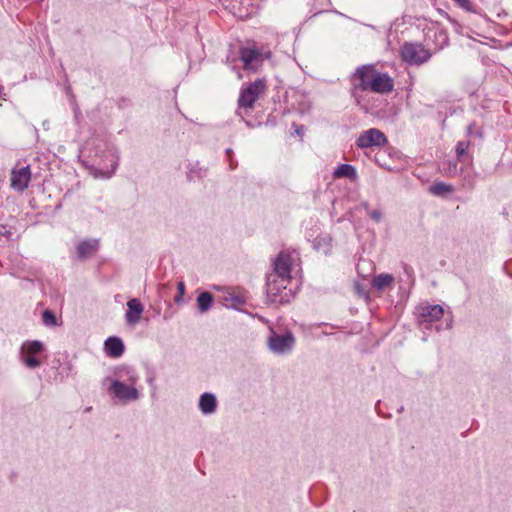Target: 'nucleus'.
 I'll return each mask as SVG.
<instances>
[{
    "instance_id": "nucleus-1",
    "label": "nucleus",
    "mask_w": 512,
    "mask_h": 512,
    "mask_svg": "<svg viewBox=\"0 0 512 512\" xmlns=\"http://www.w3.org/2000/svg\"><path fill=\"white\" fill-rule=\"evenodd\" d=\"M117 376L118 378L111 381L109 393L124 403L138 400L140 392L135 387L138 380L136 371L130 367H123L117 372Z\"/></svg>"
},
{
    "instance_id": "nucleus-2",
    "label": "nucleus",
    "mask_w": 512,
    "mask_h": 512,
    "mask_svg": "<svg viewBox=\"0 0 512 512\" xmlns=\"http://www.w3.org/2000/svg\"><path fill=\"white\" fill-rule=\"evenodd\" d=\"M296 339L291 331L279 334L271 330L267 338V346L269 350L276 355L290 354L295 346Z\"/></svg>"
},
{
    "instance_id": "nucleus-3",
    "label": "nucleus",
    "mask_w": 512,
    "mask_h": 512,
    "mask_svg": "<svg viewBox=\"0 0 512 512\" xmlns=\"http://www.w3.org/2000/svg\"><path fill=\"white\" fill-rule=\"evenodd\" d=\"M401 59L409 65H421L431 58V53L420 43L405 42L400 49Z\"/></svg>"
},
{
    "instance_id": "nucleus-4",
    "label": "nucleus",
    "mask_w": 512,
    "mask_h": 512,
    "mask_svg": "<svg viewBox=\"0 0 512 512\" xmlns=\"http://www.w3.org/2000/svg\"><path fill=\"white\" fill-rule=\"evenodd\" d=\"M45 351V345L39 340H27L22 343L20 348V357L22 362L31 369L38 368L41 365V361L38 359V355Z\"/></svg>"
},
{
    "instance_id": "nucleus-5",
    "label": "nucleus",
    "mask_w": 512,
    "mask_h": 512,
    "mask_svg": "<svg viewBox=\"0 0 512 512\" xmlns=\"http://www.w3.org/2000/svg\"><path fill=\"white\" fill-rule=\"evenodd\" d=\"M265 88V80L259 78L242 89L238 99V109L252 108L260 95L265 91Z\"/></svg>"
},
{
    "instance_id": "nucleus-6",
    "label": "nucleus",
    "mask_w": 512,
    "mask_h": 512,
    "mask_svg": "<svg viewBox=\"0 0 512 512\" xmlns=\"http://www.w3.org/2000/svg\"><path fill=\"white\" fill-rule=\"evenodd\" d=\"M285 283L281 282L279 278L267 276L266 291L272 302L284 304L290 301L291 290H287Z\"/></svg>"
},
{
    "instance_id": "nucleus-7",
    "label": "nucleus",
    "mask_w": 512,
    "mask_h": 512,
    "mask_svg": "<svg viewBox=\"0 0 512 512\" xmlns=\"http://www.w3.org/2000/svg\"><path fill=\"white\" fill-rule=\"evenodd\" d=\"M388 143L386 135L377 128H370L360 133L356 146L360 149L382 147Z\"/></svg>"
},
{
    "instance_id": "nucleus-8",
    "label": "nucleus",
    "mask_w": 512,
    "mask_h": 512,
    "mask_svg": "<svg viewBox=\"0 0 512 512\" xmlns=\"http://www.w3.org/2000/svg\"><path fill=\"white\" fill-rule=\"evenodd\" d=\"M292 258L286 252H280L273 262V272L268 277L279 278L281 282L291 279Z\"/></svg>"
},
{
    "instance_id": "nucleus-9",
    "label": "nucleus",
    "mask_w": 512,
    "mask_h": 512,
    "mask_svg": "<svg viewBox=\"0 0 512 512\" xmlns=\"http://www.w3.org/2000/svg\"><path fill=\"white\" fill-rule=\"evenodd\" d=\"M376 70L372 65H363L356 69L353 78L359 80V83H354L351 88L352 94L370 90V81L374 77Z\"/></svg>"
},
{
    "instance_id": "nucleus-10",
    "label": "nucleus",
    "mask_w": 512,
    "mask_h": 512,
    "mask_svg": "<svg viewBox=\"0 0 512 512\" xmlns=\"http://www.w3.org/2000/svg\"><path fill=\"white\" fill-rule=\"evenodd\" d=\"M444 316V308L439 304L423 305L418 307V322L421 325H426L439 321Z\"/></svg>"
},
{
    "instance_id": "nucleus-11",
    "label": "nucleus",
    "mask_w": 512,
    "mask_h": 512,
    "mask_svg": "<svg viewBox=\"0 0 512 512\" xmlns=\"http://www.w3.org/2000/svg\"><path fill=\"white\" fill-rule=\"evenodd\" d=\"M31 180V171L29 166L19 169H13L11 172V187L19 192H23Z\"/></svg>"
},
{
    "instance_id": "nucleus-12",
    "label": "nucleus",
    "mask_w": 512,
    "mask_h": 512,
    "mask_svg": "<svg viewBox=\"0 0 512 512\" xmlns=\"http://www.w3.org/2000/svg\"><path fill=\"white\" fill-rule=\"evenodd\" d=\"M239 59L246 70H255L261 62V55L256 48L241 47Z\"/></svg>"
},
{
    "instance_id": "nucleus-13",
    "label": "nucleus",
    "mask_w": 512,
    "mask_h": 512,
    "mask_svg": "<svg viewBox=\"0 0 512 512\" xmlns=\"http://www.w3.org/2000/svg\"><path fill=\"white\" fill-rule=\"evenodd\" d=\"M393 89L392 79L386 73L375 72L370 81V90L376 93H388Z\"/></svg>"
},
{
    "instance_id": "nucleus-14",
    "label": "nucleus",
    "mask_w": 512,
    "mask_h": 512,
    "mask_svg": "<svg viewBox=\"0 0 512 512\" xmlns=\"http://www.w3.org/2000/svg\"><path fill=\"white\" fill-rule=\"evenodd\" d=\"M99 248V240L87 238L80 241L76 246V254L79 260H85L95 253Z\"/></svg>"
},
{
    "instance_id": "nucleus-15",
    "label": "nucleus",
    "mask_w": 512,
    "mask_h": 512,
    "mask_svg": "<svg viewBox=\"0 0 512 512\" xmlns=\"http://www.w3.org/2000/svg\"><path fill=\"white\" fill-rule=\"evenodd\" d=\"M128 310L126 311L125 318L129 325H135L140 321L141 314L144 307L139 299L132 298L127 302Z\"/></svg>"
},
{
    "instance_id": "nucleus-16",
    "label": "nucleus",
    "mask_w": 512,
    "mask_h": 512,
    "mask_svg": "<svg viewBox=\"0 0 512 512\" xmlns=\"http://www.w3.org/2000/svg\"><path fill=\"white\" fill-rule=\"evenodd\" d=\"M104 350L108 356L118 358L123 355L125 346L121 338L110 336L104 342Z\"/></svg>"
},
{
    "instance_id": "nucleus-17",
    "label": "nucleus",
    "mask_w": 512,
    "mask_h": 512,
    "mask_svg": "<svg viewBox=\"0 0 512 512\" xmlns=\"http://www.w3.org/2000/svg\"><path fill=\"white\" fill-rule=\"evenodd\" d=\"M198 407L204 415L214 414L217 409L216 396L211 392L203 393L199 398Z\"/></svg>"
},
{
    "instance_id": "nucleus-18",
    "label": "nucleus",
    "mask_w": 512,
    "mask_h": 512,
    "mask_svg": "<svg viewBox=\"0 0 512 512\" xmlns=\"http://www.w3.org/2000/svg\"><path fill=\"white\" fill-rule=\"evenodd\" d=\"M207 167L200 166L198 162L189 164L187 171V179L189 181L201 180L207 176Z\"/></svg>"
},
{
    "instance_id": "nucleus-19",
    "label": "nucleus",
    "mask_w": 512,
    "mask_h": 512,
    "mask_svg": "<svg viewBox=\"0 0 512 512\" xmlns=\"http://www.w3.org/2000/svg\"><path fill=\"white\" fill-rule=\"evenodd\" d=\"M335 178H349L355 179L357 177V171L351 164H340L333 172Z\"/></svg>"
},
{
    "instance_id": "nucleus-20",
    "label": "nucleus",
    "mask_w": 512,
    "mask_h": 512,
    "mask_svg": "<svg viewBox=\"0 0 512 512\" xmlns=\"http://www.w3.org/2000/svg\"><path fill=\"white\" fill-rule=\"evenodd\" d=\"M213 300V295L210 292H201L196 299L199 312H207L211 308Z\"/></svg>"
},
{
    "instance_id": "nucleus-21",
    "label": "nucleus",
    "mask_w": 512,
    "mask_h": 512,
    "mask_svg": "<svg viewBox=\"0 0 512 512\" xmlns=\"http://www.w3.org/2000/svg\"><path fill=\"white\" fill-rule=\"evenodd\" d=\"M394 281L392 274L381 273L373 278L372 285L377 290H384L389 287Z\"/></svg>"
},
{
    "instance_id": "nucleus-22",
    "label": "nucleus",
    "mask_w": 512,
    "mask_h": 512,
    "mask_svg": "<svg viewBox=\"0 0 512 512\" xmlns=\"http://www.w3.org/2000/svg\"><path fill=\"white\" fill-rule=\"evenodd\" d=\"M429 191L435 196H445L453 191V187L444 182H434L430 187Z\"/></svg>"
},
{
    "instance_id": "nucleus-23",
    "label": "nucleus",
    "mask_w": 512,
    "mask_h": 512,
    "mask_svg": "<svg viewBox=\"0 0 512 512\" xmlns=\"http://www.w3.org/2000/svg\"><path fill=\"white\" fill-rule=\"evenodd\" d=\"M42 322L46 327H56L59 325L55 313L49 309L43 311Z\"/></svg>"
},
{
    "instance_id": "nucleus-24",
    "label": "nucleus",
    "mask_w": 512,
    "mask_h": 512,
    "mask_svg": "<svg viewBox=\"0 0 512 512\" xmlns=\"http://www.w3.org/2000/svg\"><path fill=\"white\" fill-rule=\"evenodd\" d=\"M330 241H331V239L330 238H326V237L316 238L315 239L314 247L316 249H320V245H322V242H323L325 244V249L323 250V253L325 255H328L330 253Z\"/></svg>"
},
{
    "instance_id": "nucleus-25",
    "label": "nucleus",
    "mask_w": 512,
    "mask_h": 512,
    "mask_svg": "<svg viewBox=\"0 0 512 512\" xmlns=\"http://www.w3.org/2000/svg\"><path fill=\"white\" fill-rule=\"evenodd\" d=\"M470 145L469 141H459L456 145V155L459 159L466 154V151Z\"/></svg>"
},
{
    "instance_id": "nucleus-26",
    "label": "nucleus",
    "mask_w": 512,
    "mask_h": 512,
    "mask_svg": "<svg viewBox=\"0 0 512 512\" xmlns=\"http://www.w3.org/2000/svg\"><path fill=\"white\" fill-rule=\"evenodd\" d=\"M71 105H72V110L74 113V120L77 124H79L80 120L82 118V114H81V110H80L78 104L76 103L74 96H72Z\"/></svg>"
},
{
    "instance_id": "nucleus-27",
    "label": "nucleus",
    "mask_w": 512,
    "mask_h": 512,
    "mask_svg": "<svg viewBox=\"0 0 512 512\" xmlns=\"http://www.w3.org/2000/svg\"><path fill=\"white\" fill-rule=\"evenodd\" d=\"M177 289H178V295L175 296L174 302L176 304H181L183 302V296L185 294V283L183 281L178 282Z\"/></svg>"
},
{
    "instance_id": "nucleus-28",
    "label": "nucleus",
    "mask_w": 512,
    "mask_h": 512,
    "mask_svg": "<svg viewBox=\"0 0 512 512\" xmlns=\"http://www.w3.org/2000/svg\"><path fill=\"white\" fill-rule=\"evenodd\" d=\"M225 301H231V306L233 307L242 305L244 303V300L240 296L232 294H230L228 297H225Z\"/></svg>"
},
{
    "instance_id": "nucleus-29",
    "label": "nucleus",
    "mask_w": 512,
    "mask_h": 512,
    "mask_svg": "<svg viewBox=\"0 0 512 512\" xmlns=\"http://www.w3.org/2000/svg\"><path fill=\"white\" fill-rule=\"evenodd\" d=\"M111 156L113 157V162L111 164V171L107 174V177H111V175L115 172V170L118 167L119 157L117 155H115L114 153H112Z\"/></svg>"
},
{
    "instance_id": "nucleus-30",
    "label": "nucleus",
    "mask_w": 512,
    "mask_h": 512,
    "mask_svg": "<svg viewBox=\"0 0 512 512\" xmlns=\"http://www.w3.org/2000/svg\"><path fill=\"white\" fill-rule=\"evenodd\" d=\"M369 215L376 222H380L382 219V213L379 209H375V210L371 211L369 213Z\"/></svg>"
},
{
    "instance_id": "nucleus-31",
    "label": "nucleus",
    "mask_w": 512,
    "mask_h": 512,
    "mask_svg": "<svg viewBox=\"0 0 512 512\" xmlns=\"http://www.w3.org/2000/svg\"><path fill=\"white\" fill-rule=\"evenodd\" d=\"M147 383L149 384L150 387H152L153 389H156V385H155V376L154 375H150L149 377H147Z\"/></svg>"
},
{
    "instance_id": "nucleus-32",
    "label": "nucleus",
    "mask_w": 512,
    "mask_h": 512,
    "mask_svg": "<svg viewBox=\"0 0 512 512\" xmlns=\"http://www.w3.org/2000/svg\"><path fill=\"white\" fill-rule=\"evenodd\" d=\"M360 93L361 92H358L357 94H352V97L355 99V102L357 103V105H361V96H360Z\"/></svg>"
},
{
    "instance_id": "nucleus-33",
    "label": "nucleus",
    "mask_w": 512,
    "mask_h": 512,
    "mask_svg": "<svg viewBox=\"0 0 512 512\" xmlns=\"http://www.w3.org/2000/svg\"><path fill=\"white\" fill-rule=\"evenodd\" d=\"M473 127H474V124H470V125L467 127V133H468L469 135H471V134L473 133V132H472V131H473Z\"/></svg>"
},
{
    "instance_id": "nucleus-34",
    "label": "nucleus",
    "mask_w": 512,
    "mask_h": 512,
    "mask_svg": "<svg viewBox=\"0 0 512 512\" xmlns=\"http://www.w3.org/2000/svg\"><path fill=\"white\" fill-rule=\"evenodd\" d=\"M452 327V316H450L449 322L447 323V328L450 329Z\"/></svg>"
},
{
    "instance_id": "nucleus-35",
    "label": "nucleus",
    "mask_w": 512,
    "mask_h": 512,
    "mask_svg": "<svg viewBox=\"0 0 512 512\" xmlns=\"http://www.w3.org/2000/svg\"><path fill=\"white\" fill-rule=\"evenodd\" d=\"M225 152L230 157L231 154H232V149L231 148H227Z\"/></svg>"
},
{
    "instance_id": "nucleus-36",
    "label": "nucleus",
    "mask_w": 512,
    "mask_h": 512,
    "mask_svg": "<svg viewBox=\"0 0 512 512\" xmlns=\"http://www.w3.org/2000/svg\"><path fill=\"white\" fill-rule=\"evenodd\" d=\"M302 129H303V127L301 126L299 129L296 130V133L300 134Z\"/></svg>"
},
{
    "instance_id": "nucleus-37",
    "label": "nucleus",
    "mask_w": 512,
    "mask_h": 512,
    "mask_svg": "<svg viewBox=\"0 0 512 512\" xmlns=\"http://www.w3.org/2000/svg\"><path fill=\"white\" fill-rule=\"evenodd\" d=\"M230 168H231V169H234V168H235V166L233 165L232 160H230Z\"/></svg>"
}]
</instances>
